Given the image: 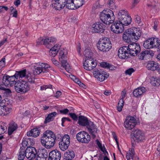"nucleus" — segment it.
Listing matches in <instances>:
<instances>
[{"instance_id":"obj_1","label":"nucleus","mask_w":160,"mask_h":160,"mask_svg":"<svg viewBox=\"0 0 160 160\" xmlns=\"http://www.w3.org/2000/svg\"><path fill=\"white\" fill-rule=\"evenodd\" d=\"M17 80L14 75L12 76L3 77L2 82L6 86L11 87L15 85L14 88L16 91L22 94H25L30 90V86L26 81L22 80L15 83Z\"/></svg>"},{"instance_id":"obj_2","label":"nucleus","mask_w":160,"mask_h":160,"mask_svg":"<svg viewBox=\"0 0 160 160\" xmlns=\"http://www.w3.org/2000/svg\"><path fill=\"white\" fill-rule=\"evenodd\" d=\"M141 36V32L138 28L132 27L131 28V56H136L140 50L139 45L136 42Z\"/></svg>"},{"instance_id":"obj_3","label":"nucleus","mask_w":160,"mask_h":160,"mask_svg":"<svg viewBox=\"0 0 160 160\" xmlns=\"http://www.w3.org/2000/svg\"><path fill=\"white\" fill-rule=\"evenodd\" d=\"M57 138L52 132L47 130L44 132L41 137L40 142L46 148L50 149L55 145Z\"/></svg>"},{"instance_id":"obj_4","label":"nucleus","mask_w":160,"mask_h":160,"mask_svg":"<svg viewBox=\"0 0 160 160\" xmlns=\"http://www.w3.org/2000/svg\"><path fill=\"white\" fill-rule=\"evenodd\" d=\"M100 18L102 22L108 25L113 23L115 19L113 12L109 9L104 10L101 12Z\"/></svg>"},{"instance_id":"obj_5","label":"nucleus","mask_w":160,"mask_h":160,"mask_svg":"<svg viewBox=\"0 0 160 160\" xmlns=\"http://www.w3.org/2000/svg\"><path fill=\"white\" fill-rule=\"evenodd\" d=\"M97 47L102 52H108L111 48L112 44L108 38L103 37L100 39L97 44Z\"/></svg>"},{"instance_id":"obj_6","label":"nucleus","mask_w":160,"mask_h":160,"mask_svg":"<svg viewBox=\"0 0 160 160\" xmlns=\"http://www.w3.org/2000/svg\"><path fill=\"white\" fill-rule=\"evenodd\" d=\"M129 13L124 10H119L118 14V18L119 21L124 26H128L130 24V18Z\"/></svg>"},{"instance_id":"obj_7","label":"nucleus","mask_w":160,"mask_h":160,"mask_svg":"<svg viewBox=\"0 0 160 160\" xmlns=\"http://www.w3.org/2000/svg\"><path fill=\"white\" fill-rule=\"evenodd\" d=\"M129 44L128 46H124L120 48L118 50V55L121 59H127L130 55V48Z\"/></svg>"},{"instance_id":"obj_8","label":"nucleus","mask_w":160,"mask_h":160,"mask_svg":"<svg viewBox=\"0 0 160 160\" xmlns=\"http://www.w3.org/2000/svg\"><path fill=\"white\" fill-rule=\"evenodd\" d=\"M76 137L78 142L85 143H88L91 139L90 136L88 133L84 131L78 133Z\"/></svg>"},{"instance_id":"obj_9","label":"nucleus","mask_w":160,"mask_h":160,"mask_svg":"<svg viewBox=\"0 0 160 160\" xmlns=\"http://www.w3.org/2000/svg\"><path fill=\"white\" fill-rule=\"evenodd\" d=\"M65 50L61 51L59 53V60L61 62L62 66L67 71L69 70L70 65L67 62V58L65 54Z\"/></svg>"},{"instance_id":"obj_10","label":"nucleus","mask_w":160,"mask_h":160,"mask_svg":"<svg viewBox=\"0 0 160 160\" xmlns=\"http://www.w3.org/2000/svg\"><path fill=\"white\" fill-rule=\"evenodd\" d=\"M25 152V157L29 160L33 159L36 157L37 151L35 148L34 147L32 146L28 147Z\"/></svg>"},{"instance_id":"obj_11","label":"nucleus","mask_w":160,"mask_h":160,"mask_svg":"<svg viewBox=\"0 0 160 160\" xmlns=\"http://www.w3.org/2000/svg\"><path fill=\"white\" fill-rule=\"evenodd\" d=\"M111 31L116 34L122 33L124 31V26L119 21L116 22L111 27Z\"/></svg>"},{"instance_id":"obj_12","label":"nucleus","mask_w":160,"mask_h":160,"mask_svg":"<svg viewBox=\"0 0 160 160\" xmlns=\"http://www.w3.org/2000/svg\"><path fill=\"white\" fill-rule=\"evenodd\" d=\"M105 26L102 23L98 22L93 24L92 26V32L95 33H102L105 30Z\"/></svg>"},{"instance_id":"obj_13","label":"nucleus","mask_w":160,"mask_h":160,"mask_svg":"<svg viewBox=\"0 0 160 160\" xmlns=\"http://www.w3.org/2000/svg\"><path fill=\"white\" fill-rule=\"evenodd\" d=\"M143 135L144 134L141 131L138 129L134 128L132 130L131 136V135L132 137H132V138L134 141H135L134 138L136 140H138L140 141H142L143 138Z\"/></svg>"},{"instance_id":"obj_14","label":"nucleus","mask_w":160,"mask_h":160,"mask_svg":"<svg viewBox=\"0 0 160 160\" xmlns=\"http://www.w3.org/2000/svg\"><path fill=\"white\" fill-rule=\"evenodd\" d=\"M93 74L94 77L100 82L103 81L108 77V75L106 72L102 70L95 71L94 72Z\"/></svg>"},{"instance_id":"obj_15","label":"nucleus","mask_w":160,"mask_h":160,"mask_svg":"<svg viewBox=\"0 0 160 160\" xmlns=\"http://www.w3.org/2000/svg\"><path fill=\"white\" fill-rule=\"evenodd\" d=\"M61 154L60 151L57 149L54 150L50 152L48 155V160H60Z\"/></svg>"},{"instance_id":"obj_16","label":"nucleus","mask_w":160,"mask_h":160,"mask_svg":"<svg viewBox=\"0 0 160 160\" xmlns=\"http://www.w3.org/2000/svg\"><path fill=\"white\" fill-rule=\"evenodd\" d=\"M54 2L52 7L56 10H60L65 7L66 0H54Z\"/></svg>"},{"instance_id":"obj_17","label":"nucleus","mask_w":160,"mask_h":160,"mask_svg":"<svg viewBox=\"0 0 160 160\" xmlns=\"http://www.w3.org/2000/svg\"><path fill=\"white\" fill-rule=\"evenodd\" d=\"M86 127L93 137L94 138L95 137L96 135L95 134L97 133L98 129L96 128L95 124L93 122L90 121Z\"/></svg>"},{"instance_id":"obj_18","label":"nucleus","mask_w":160,"mask_h":160,"mask_svg":"<svg viewBox=\"0 0 160 160\" xmlns=\"http://www.w3.org/2000/svg\"><path fill=\"white\" fill-rule=\"evenodd\" d=\"M37 154L35 160H46L48 156V152L45 149L40 150Z\"/></svg>"},{"instance_id":"obj_19","label":"nucleus","mask_w":160,"mask_h":160,"mask_svg":"<svg viewBox=\"0 0 160 160\" xmlns=\"http://www.w3.org/2000/svg\"><path fill=\"white\" fill-rule=\"evenodd\" d=\"M1 104L7 109V112H10L12 111V102L11 101H9L8 99L2 100Z\"/></svg>"},{"instance_id":"obj_20","label":"nucleus","mask_w":160,"mask_h":160,"mask_svg":"<svg viewBox=\"0 0 160 160\" xmlns=\"http://www.w3.org/2000/svg\"><path fill=\"white\" fill-rule=\"evenodd\" d=\"M146 91L145 88L140 87L135 89L133 92V96L136 97H138L142 95Z\"/></svg>"},{"instance_id":"obj_21","label":"nucleus","mask_w":160,"mask_h":160,"mask_svg":"<svg viewBox=\"0 0 160 160\" xmlns=\"http://www.w3.org/2000/svg\"><path fill=\"white\" fill-rule=\"evenodd\" d=\"M90 121L87 117L83 116H80L78 118V123L79 125L86 127Z\"/></svg>"},{"instance_id":"obj_22","label":"nucleus","mask_w":160,"mask_h":160,"mask_svg":"<svg viewBox=\"0 0 160 160\" xmlns=\"http://www.w3.org/2000/svg\"><path fill=\"white\" fill-rule=\"evenodd\" d=\"M18 126L17 123L13 121L11 122L9 124L8 133L9 135H11L13 132L17 129Z\"/></svg>"},{"instance_id":"obj_23","label":"nucleus","mask_w":160,"mask_h":160,"mask_svg":"<svg viewBox=\"0 0 160 160\" xmlns=\"http://www.w3.org/2000/svg\"><path fill=\"white\" fill-rule=\"evenodd\" d=\"M158 67V63L153 61L148 62L147 65V68L148 70L153 71L157 70Z\"/></svg>"},{"instance_id":"obj_24","label":"nucleus","mask_w":160,"mask_h":160,"mask_svg":"<svg viewBox=\"0 0 160 160\" xmlns=\"http://www.w3.org/2000/svg\"><path fill=\"white\" fill-rule=\"evenodd\" d=\"M40 132V131L37 128H35L28 132L27 134L28 137H37L39 135Z\"/></svg>"},{"instance_id":"obj_25","label":"nucleus","mask_w":160,"mask_h":160,"mask_svg":"<svg viewBox=\"0 0 160 160\" xmlns=\"http://www.w3.org/2000/svg\"><path fill=\"white\" fill-rule=\"evenodd\" d=\"M33 139L31 138H24L22 143V147L25 148L26 146L32 145L33 143Z\"/></svg>"},{"instance_id":"obj_26","label":"nucleus","mask_w":160,"mask_h":160,"mask_svg":"<svg viewBox=\"0 0 160 160\" xmlns=\"http://www.w3.org/2000/svg\"><path fill=\"white\" fill-rule=\"evenodd\" d=\"M75 156V153L72 150H68L64 154V159L66 160H71Z\"/></svg>"},{"instance_id":"obj_27","label":"nucleus","mask_w":160,"mask_h":160,"mask_svg":"<svg viewBox=\"0 0 160 160\" xmlns=\"http://www.w3.org/2000/svg\"><path fill=\"white\" fill-rule=\"evenodd\" d=\"M56 42V39L53 37H50L45 38L43 42L44 45L47 46L49 44H54Z\"/></svg>"},{"instance_id":"obj_28","label":"nucleus","mask_w":160,"mask_h":160,"mask_svg":"<svg viewBox=\"0 0 160 160\" xmlns=\"http://www.w3.org/2000/svg\"><path fill=\"white\" fill-rule=\"evenodd\" d=\"M60 48V46L56 45L52 48L49 51L50 55L52 57H55L58 53Z\"/></svg>"},{"instance_id":"obj_29","label":"nucleus","mask_w":160,"mask_h":160,"mask_svg":"<svg viewBox=\"0 0 160 160\" xmlns=\"http://www.w3.org/2000/svg\"><path fill=\"white\" fill-rule=\"evenodd\" d=\"M27 74L26 70L24 69L19 71L16 72L14 75L16 78L17 80L18 78H22L24 77L25 78Z\"/></svg>"},{"instance_id":"obj_30","label":"nucleus","mask_w":160,"mask_h":160,"mask_svg":"<svg viewBox=\"0 0 160 160\" xmlns=\"http://www.w3.org/2000/svg\"><path fill=\"white\" fill-rule=\"evenodd\" d=\"M40 68H41L42 71V72L45 73L49 72L51 67L49 65L44 63H39Z\"/></svg>"},{"instance_id":"obj_31","label":"nucleus","mask_w":160,"mask_h":160,"mask_svg":"<svg viewBox=\"0 0 160 160\" xmlns=\"http://www.w3.org/2000/svg\"><path fill=\"white\" fill-rule=\"evenodd\" d=\"M57 113L56 112H54L49 114L48 116L46 118L44 121V123L46 124L54 120L55 116Z\"/></svg>"},{"instance_id":"obj_32","label":"nucleus","mask_w":160,"mask_h":160,"mask_svg":"<svg viewBox=\"0 0 160 160\" xmlns=\"http://www.w3.org/2000/svg\"><path fill=\"white\" fill-rule=\"evenodd\" d=\"M58 138L59 139V140H58V141H61L69 144H70V138L68 135L66 134L63 137L60 135H58L57 136V138H58Z\"/></svg>"},{"instance_id":"obj_33","label":"nucleus","mask_w":160,"mask_h":160,"mask_svg":"<svg viewBox=\"0 0 160 160\" xmlns=\"http://www.w3.org/2000/svg\"><path fill=\"white\" fill-rule=\"evenodd\" d=\"M152 48H157L160 45V40L158 38H151Z\"/></svg>"},{"instance_id":"obj_34","label":"nucleus","mask_w":160,"mask_h":160,"mask_svg":"<svg viewBox=\"0 0 160 160\" xmlns=\"http://www.w3.org/2000/svg\"><path fill=\"white\" fill-rule=\"evenodd\" d=\"M128 29L126 30L123 33L122 36L123 40L128 43L130 42V31Z\"/></svg>"},{"instance_id":"obj_35","label":"nucleus","mask_w":160,"mask_h":160,"mask_svg":"<svg viewBox=\"0 0 160 160\" xmlns=\"http://www.w3.org/2000/svg\"><path fill=\"white\" fill-rule=\"evenodd\" d=\"M139 123L138 118L135 116L131 117V130L132 129V127L134 128Z\"/></svg>"},{"instance_id":"obj_36","label":"nucleus","mask_w":160,"mask_h":160,"mask_svg":"<svg viewBox=\"0 0 160 160\" xmlns=\"http://www.w3.org/2000/svg\"><path fill=\"white\" fill-rule=\"evenodd\" d=\"M73 0H66L65 6L66 8L69 9H74L75 6Z\"/></svg>"},{"instance_id":"obj_37","label":"nucleus","mask_w":160,"mask_h":160,"mask_svg":"<svg viewBox=\"0 0 160 160\" xmlns=\"http://www.w3.org/2000/svg\"><path fill=\"white\" fill-rule=\"evenodd\" d=\"M40 65L39 63L36 64L34 66V69L33 70V73L34 75L39 74L42 72V71L41 68H39Z\"/></svg>"},{"instance_id":"obj_38","label":"nucleus","mask_w":160,"mask_h":160,"mask_svg":"<svg viewBox=\"0 0 160 160\" xmlns=\"http://www.w3.org/2000/svg\"><path fill=\"white\" fill-rule=\"evenodd\" d=\"M143 45L144 47L146 49L152 48L151 38L148 39L145 41L143 43Z\"/></svg>"},{"instance_id":"obj_39","label":"nucleus","mask_w":160,"mask_h":160,"mask_svg":"<svg viewBox=\"0 0 160 160\" xmlns=\"http://www.w3.org/2000/svg\"><path fill=\"white\" fill-rule=\"evenodd\" d=\"M59 145L60 149L64 151L68 148L69 144L61 141L59 143Z\"/></svg>"},{"instance_id":"obj_40","label":"nucleus","mask_w":160,"mask_h":160,"mask_svg":"<svg viewBox=\"0 0 160 160\" xmlns=\"http://www.w3.org/2000/svg\"><path fill=\"white\" fill-rule=\"evenodd\" d=\"M130 116H127L125 119L124 122V127L127 129H130Z\"/></svg>"},{"instance_id":"obj_41","label":"nucleus","mask_w":160,"mask_h":160,"mask_svg":"<svg viewBox=\"0 0 160 160\" xmlns=\"http://www.w3.org/2000/svg\"><path fill=\"white\" fill-rule=\"evenodd\" d=\"M25 78H26L28 82L31 83H34V82L35 78L33 75L28 73L27 74Z\"/></svg>"},{"instance_id":"obj_42","label":"nucleus","mask_w":160,"mask_h":160,"mask_svg":"<svg viewBox=\"0 0 160 160\" xmlns=\"http://www.w3.org/2000/svg\"><path fill=\"white\" fill-rule=\"evenodd\" d=\"M84 56L86 57L85 59H91L92 53L90 50L88 48L86 49L83 52Z\"/></svg>"},{"instance_id":"obj_43","label":"nucleus","mask_w":160,"mask_h":160,"mask_svg":"<svg viewBox=\"0 0 160 160\" xmlns=\"http://www.w3.org/2000/svg\"><path fill=\"white\" fill-rule=\"evenodd\" d=\"M75 8H78L84 4V0H73Z\"/></svg>"},{"instance_id":"obj_44","label":"nucleus","mask_w":160,"mask_h":160,"mask_svg":"<svg viewBox=\"0 0 160 160\" xmlns=\"http://www.w3.org/2000/svg\"><path fill=\"white\" fill-rule=\"evenodd\" d=\"M151 83L153 86H158L160 84V79L152 77L151 79Z\"/></svg>"},{"instance_id":"obj_45","label":"nucleus","mask_w":160,"mask_h":160,"mask_svg":"<svg viewBox=\"0 0 160 160\" xmlns=\"http://www.w3.org/2000/svg\"><path fill=\"white\" fill-rule=\"evenodd\" d=\"M10 112H7V109H6L3 105L0 103V115L5 116L8 115Z\"/></svg>"},{"instance_id":"obj_46","label":"nucleus","mask_w":160,"mask_h":160,"mask_svg":"<svg viewBox=\"0 0 160 160\" xmlns=\"http://www.w3.org/2000/svg\"><path fill=\"white\" fill-rule=\"evenodd\" d=\"M22 147H21L18 157V159L19 160H23L25 156L24 150H23V148H22Z\"/></svg>"},{"instance_id":"obj_47","label":"nucleus","mask_w":160,"mask_h":160,"mask_svg":"<svg viewBox=\"0 0 160 160\" xmlns=\"http://www.w3.org/2000/svg\"><path fill=\"white\" fill-rule=\"evenodd\" d=\"M7 126L4 123L0 122V135L3 134L7 130Z\"/></svg>"},{"instance_id":"obj_48","label":"nucleus","mask_w":160,"mask_h":160,"mask_svg":"<svg viewBox=\"0 0 160 160\" xmlns=\"http://www.w3.org/2000/svg\"><path fill=\"white\" fill-rule=\"evenodd\" d=\"M92 63V61H91V59H85V62L83 63V67L86 70H88V69H87V68L89 67V66H91V64Z\"/></svg>"},{"instance_id":"obj_49","label":"nucleus","mask_w":160,"mask_h":160,"mask_svg":"<svg viewBox=\"0 0 160 160\" xmlns=\"http://www.w3.org/2000/svg\"><path fill=\"white\" fill-rule=\"evenodd\" d=\"M146 50L144 51L141 52L138 56L140 60H142L144 59H146L148 57V54L146 53Z\"/></svg>"},{"instance_id":"obj_50","label":"nucleus","mask_w":160,"mask_h":160,"mask_svg":"<svg viewBox=\"0 0 160 160\" xmlns=\"http://www.w3.org/2000/svg\"><path fill=\"white\" fill-rule=\"evenodd\" d=\"M96 142L98 147L104 153L105 152L108 153L104 146H103V147H102V144L97 139L96 140Z\"/></svg>"},{"instance_id":"obj_51","label":"nucleus","mask_w":160,"mask_h":160,"mask_svg":"<svg viewBox=\"0 0 160 160\" xmlns=\"http://www.w3.org/2000/svg\"><path fill=\"white\" fill-rule=\"evenodd\" d=\"M131 160H138V158L136 155L135 154L133 148L131 151Z\"/></svg>"},{"instance_id":"obj_52","label":"nucleus","mask_w":160,"mask_h":160,"mask_svg":"<svg viewBox=\"0 0 160 160\" xmlns=\"http://www.w3.org/2000/svg\"><path fill=\"white\" fill-rule=\"evenodd\" d=\"M71 76L72 77H71V78L73 79L74 82L78 84L80 86L82 87L83 86H84V85L82 83L78 78H76L72 75Z\"/></svg>"},{"instance_id":"obj_53","label":"nucleus","mask_w":160,"mask_h":160,"mask_svg":"<svg viewBox=\"0 0 160 160\" xmlns=\"http://www.w3.org/2000/svg\"><path fill=\"white\" fill-rule=\"evenodd\" d=\"M123 101L122 99H120L119 101L118 105L117 107V110L119 112L122 110L123 106Z\"/></svg>"},{"instance_id":"obj_54","label":"nucleus","mask_w":160,"mask_h":160,"mask_svg":"<svg viewBox=\"0 0 160 160\" xmlns=\"http://www.w3.org/2000/svg\"><path fill=\"white\" fill-rule=\"evenodd\" d=\"M91 61H92V63L91 64V66H89L88 68H87V69H88V70H91L94 68L96 67L97 64L96 62L94 61L92 58L91 59Z\"/></svg>"},{"instance_id":"obj_55","label":"nucleus","mask_w":160,"mask_h":160,"mask_svg":"<svg viewBox=\"0 0 160 160\" xmlns=\"http://www.w3.org/2000/svg\"><path fill=\"white\" fill-rule=\"evenodd\" d=\"M5 58H2L0 61V71L5 66Z\"/></svg>"},{"instance_id":"obj_56","label":"nucleus","mask_w":160,"mask_h":160,"mask_svg":"<svg viewBox=\"0 0 160 160\" xmlns=\"http://www.w3.org/2000/svg\"><path fill=\"white\" fill-rule=\"evenodd\" d=\"M0 89L3 90L4 91V93H6L7 95H9L11 93V91L10 89L5 88L2 87L1 86H0Z\"/></svg>"},{"instance_id":"obj_57","label":"nucleus","mask_w":160,"mask_h":160,"mask_svg":"<svg viewBox=\"0 0 160 160\" xmlns=\"http://www.w3.org/2000/svg\"><path fill=\"white\" fill-rule=\"evenodd\" d=\"M52 86L50 84L47 85H43L40 87V90H45L47 88H52Z\"/></svg>"},{"instance_id":"obj_58","label":"nucleus","mask_w":160,"mask_h":160,"mask_svg":"<svg viewBox=\"0 0 160 160\" xmlns=\"http://www.w3.org/2000/svg\"><path fill=\"white\" fill-rule=\"evenodd\" d=\"M158 20L156 19L154 21L153 26V29L155 31H157L158 29Z\"/></svg>"},{"instance_id":"obj_59","label":"nucleus","mask_w":160,"mask_h":160,"mask_svg":"<svg viewBox=\"0 0 160 160\" xmlns=\"http://www.w3.org/2000/svg\"><path fill=\"white\" fill-rule=\"evenodd\" d=\"M100 65L102 67L108 68L110 66V64L106 62H102L100 63Z\"/></svg>"},{"instance_id":"obj_60","label":"nucleus","mask_w":160,"mask_h":160,"mask_svg":"<svg viewBox=\"0 0 160 160\" xmlns=\"http://www.w3.org/2000/svg\"><path fill=\"white\" fill-rule=\"evenodd\" d=\"M69 115L70 117L74 120H77L78 119V117L74 113H69Z\"/></svg>"},{"instance_id":"obj_61","label":"nucleus","mask_w":160,"mask_h":160,"mask_svg":"<svg viewBox=\"0 0 160 160\" xmlns=\"http://www.w3.org/2000/svg\"><path fill=\"white\" fill-rule=\"evenodd\" d=\"M146 53L148 54V57H149L150 56L151 57H152L154 56V53L153 52L152 50H146Z\"/></svg>"},{"instance_id":"obj_62","label":"nucleus","mask_w":160,"mask_h":160,"mask_svg":"<svg viewBox=\"0 0 160 160\" xmlns=\"http://www.w3.org/2000/svg\"><path fill=\"white\" fill-rule=\"evenodd\" d=\"M135 20L136 22L138 24L141 22V20L140 17L138 15H136L135 16Z\"/></svg>"},{"instance_id":"obj_63","label":"nucleus","mask_w":160,"mask_h":160,"mask_svg":"<svg viewBox=\"0 0 160 160\" xmlns=\"http://www.w3.org/2000/svg\"><path fill=\"white\" fill-rule=\"evenodd\" d=\"M115 0H109L108 4L111 7H113L115 5V8H116V5L114 4Z\"/></svg>"},{"instance_id":"obj_64","label":"nucleus","mask_w":160,"mask_h":160,"mask_svg":"<svg viewBox=\"0 0 160 160\" xmlns=\"http://www.w3.org/2000/svg\"><path fill=\"white\" fill-rule=\"evenodd\" d=\"M8 9V8L5 6H0V13L3 12L4 10L6 11H7Z\"/></svg>"}]
</instances>
